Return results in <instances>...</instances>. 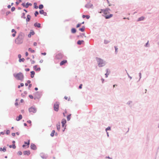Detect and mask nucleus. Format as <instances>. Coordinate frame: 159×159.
<instances>
[{
	"label": "nucleus",
	"mask_w": 159,
	"mask_h": 159,
	"mask_svg": "<svg viewBox=\"0 0 159 159\" xmlns=\"http://www.w3.org/2000/svg\"><path fill=\"white\" fill-rule=\"evenodd\" d=\"M18 58H19V59H20L21 57V56L20 54H19L18 55Z\"/></svg>",
	"instance_id": "57"
},
{
	"label": "nucleus",
	"mask_w": 159,
	"mask_h": 159,
	"mask_svg": "<svg viewBox=\"0 0 159 159\" xmlns=\"http://www.w3.org/2000/svg\"><path fill=\"white\" fill-rule=\"evenodd\" d=\"M15 10V8L14 7H12L11 8V11H13Z\"/></svg>",
	"instance_id": "42"
},
{
	"label": "nucleus",
	"mask_w": 159,
	"mask_h": 159,
	"mask_svg": "<svg viewBox=\"0 0 159 159\" xmlns=\"http://www.w3.org/2000/svg\"><path fill=\"white\" fill-rule=\"evenodd\" d=\"M40 14H43L44 16H45L47 15V13L46 12H44L43 10H40Z\"/></svg>",
	"instance_id": "18"
},
{
	"label": "nucleus",
	"mask_w": 159,
	"mask_h": 159,
	"mask_svg": "<svg viewBox=\"0 0 159 159\" xmlns=\"http://www.w3.org/2000/svg\"><path fill=\"white\" fill-rule=\"evenodd\" d=\"M0 151H3L4 152H6V148L5 147H4L3 148H0Z\"/></svg>",
	"instance_id": "23"
},
{
	"label": "nucleus",
	"mask_w": 159,
	"mask_h": 159,
	"mask_svg": "<svg viewBox=\"0 0 159 159\" xmlns=\"http://www.w3.org/2000/svg\"><path fill=\"white\" fill-rule=\"evenodd\" d=\"M24 84L23 83H21L20 84V86L21 87H23L24 86Z\"/></svg>",
	"instance_id": "63"
},
{
	"label": "nucleus",
	"mask_w": 159,
	"mask_h": 159,
	"mask_svg": "<svg viewBox=\"0 0 159 159\" xmlns=\"http://www.w3.org/2000/svg\"><path fill=\"white\" fill-rule=\"evenodd\" d=\"M22 118V116L21 115H19L18 116L16 117V120L17 121H19L21 120Z\"/></svg>",
	"instance_id": "13"
},
{
	"label": "nucleus",
	"mask_w": 159,
	"mask_h": 159,
	"mask_svg": "<svg viewBox=\"0 0 159 159\" xmlns=\"http://www.w3.org/2000/svg\"><path fill=\"white\" fill-rule=\"evenodd\" d=\"M24 38V34L22 33H20L17 38L15 40V42L16 44H20L22 43Z\"/></svg>",
	"instance_id": "1"
},
{
	"label": "nucleus",
	"mask_w": 159,
	"mask_h": 159,
	"mask_svg": "<svg viewBox=\"0 0 159 159\" xmlns=\"http://www.w3.org/2000/svg\"><path fill=\"white\" fill-rule=\"evenodd\" d=\"M55 133V130H53L52 131V132L51 133V134H50V136L52 137H53Z\"/></svg>",
	"instance_id": "30"
},
{
	"label": "nucleus",
	"mask_w": 159,
	"mask_h": 159,
	"mask_svg": "<svg viewBox=\"0 0 159 159\" xmlns=\"http://www.w3.org/2000/svg\"><path fill=\"white\" fill-rule=\"evenodd\" d=\"M101 11L99 12V13H101L103 12L105 15L107 14V12L110 10V9L109 8H106L105 9H101Z\"/></svg>",
	"instance_id": "5"
},
{
	"label": "nucleus",
	"mask_w": 159,
	"mask_h": 159,
	"mask_svg": "<svg viewBox=\"0 0 159 159\" xmlns=\"http://www.w3.org/2000/svg\"><path fill=\"white\" fill-rule=\"evenodd\" d=\"M13 76L16 79L21 81L23 80L24 78V75L23 73L21 72L17 74H14Z\"/></svg>",
	"instance_id": "3"
},
{
	"label": "nucleus",
	"mask_w": 159,
	"mask_h": 159,
	"mask_svg": "<svg viewBox=\"0 0 159 159\" xmlns=\"http://www.w3.org/2000/svg\"><path fill=\"white\" fill-rule=\"evenodd\" d=\"M18 154L19 155H21L22 154V152L21 151H19L18 152Z\"/></svg>",
	"instance_id": "46"
},
{
	"label": "nucleus",
	"mask_w": 159,
	"mask_h": 159,
	"mask_svg": "<svg viewBox=\"0 0 159 159\" xmlns=\"http://www.w3.org/2000/svg\"><path fill=\"white\" fill-rule=\"evenodd\" d=\"M127 74L128 75V77L130 79H131L132 77L129 75V74L127 72Z\"/></svg>",
	"instance_id": "45"
},
{
	"label": "nucleus",
	"mask_w": 159,
	"mask_h": 159,
	"mask_svg": "<svg viewBox=\"0 0 159 159\" xmlns=\"http://www.w3.org/2000/svg\"><path fill=\"white\" fill-rule=\"evenodd\" d=\"M62 56L61 54L59 53L56 56V57L57 59H60L62 58Z\"/></svg>",
	"instance_id": "11"
},
{
	"label": "nucleus",
	"mask_w": 159,
	"mask_h": 159,
	"mask_svg": "<svg viewBox=\"0 0 159 159\" xmlns=\"http://www.w3.org/2000/svg\"><path fill=\"white\" fill-rule=\"evenodd\" d=\"M110 42V41H109L107 40H104V43L105 44H106Z\"/></svg>",
	"instance_id": "33"
},
{
	"label": "nucleus",
	"mask_w": 159,
	"mask_h": 159,
	"mask_svg": "<svg viewBox=\"0 0 159 159\" xmlns=\"http://www.w3.org/2000/svg\"><path fill=\"white\" fill-rule=\"evenodd\" d=\"M76 31V29L75 28H72L71 30V32L72 33H75Z\"/></svg>",
	"instance_id": "25"
},
{
	"label": "nucleus",
	"mask_w": 159,
	"mask_h": 159,
	"mask_svg": "<svg viewBox=\"0 0 159 159\" xmlns=\"http://www.w3.org/2000/svg\"><path fill=\"white\" fill-rule=\"evenodd\" d=\"M25 144L23 145V147H24L25 146H27V147H29V145L30 144V140L29 141L28 143L26 142H25Z\"/></svg>",
	"instance_id": "17"
},
{
	"label": "nucleus",
	"mask_w": 159,
	"mask_h": 159,
	"mask_svg": "<svg viewBox=\"0 0 159 159\" xmlns=\"http://www.w3.org/2000/svg\"><path fill=\"white\" fill-rule=\"evenodd\" d=\"M59 102H56L53 105V108L55 111H58L59 110Z\"/></svg>",
	"instance_id": "4"
},
{
	"label": "nucleus",
	"mask_w": 159,
	"mask_h": 159,
	"mask_svg": "<svg viewBox=\"0 0 159 159\" xmlns=\"http://www.w3.org/2000/svg\"><path fill=\"white\" fill-rule=\"evenodd\" d=\"M16 32H15V33H13L12 34V36L13 37H14L15 36H16Z\"/></svg>",
	"instance_id": "50"
},
{
	"label": "nucleus",
	"mask_w": 159,
	"mask_h": 159,
	"mask_svg": "<svg viewBox=\"0 0 159 159\" xmlns=\"http://www.w3.org/2000/svg\"><path fill=\"white\" fill-rule=\"evenodd\" d=\"M34 25L35 27H40V24L35 23L34 24Z\"/></svg>",
	"instance_id": "32"
},
{
	"label": "nucleus",
	"mask_w": 159,
	"mask_h": 159,
	"mask_svg": "<svg viewBox=\"0 0 159 159\" xmlns=\"http://www.w3.org/2000/svg\"><path fill=\"white\" fill-rule=\"evenodd\" d=\"M34 69L36 71H39L40 70V68H37V66L36 65L34 66Z\"/></svg>",
	"instance_id": "28"
},
{
	"label": "nucleus",
	"mask_w": 159,
	"mask_h": 159,
	"mask_svg": "<svg viewBox=\"0 0 159 159\" xmlns=\"http://www.w3.org/2000/svg\"><path fill=\"white\" fill-rule=\"evenodd\" d=\"M96 59L98 66L99 67H103L107 64V62L105 61L100 58L97 57L96 58Z\"/></svg>",
	"instance_id": "2"
},
{
	"label": "nucleus",
	"mask_w": 159,
	"mask_h": 159,
	"mask_svg": "<svg viewBox=\"0 0 159 159\" xmlns=\"http://www.w3.org/2000/svg\"><path fill=\"white\" fill-rule=\"evenodd\" d=\"M85 26H83L81 28H80L79 29V30L81 31L82 32L84 31L85 30Z\"/></svg>",
	"instance_id": "20"
},
{
	"label": "nucleus",
	"mask_w": 159,
	"mask_h": 159,
	"mask_svg": "<svg viewBox=\"0 0 159 159\" xmlns=\"http://www.w3.org/2000/svg\"><path fill=\"white\" fill-rule=\"evenodd\" d=\"M31 83V81L30 80H28L27 81V83L28 84H30Z\"/></svg>",
	"instance_id": "62"
},
{
	"label": "nucleus",
	"mask_w": 159,
	"mask_h": 159,
	"mask_svg": "<svg viewBox=\"0 0 159 159\" xmlns=\"http://www.w3.org/2000/svg\"><path fill=\"white\" fill-rule=\"evenodd\" d=\"M12 136H15V133H12L11 134Z\"/></svg>",
	"instance_id": "61"
},
{
	"label": "nucleus",
	"mask_w": 159,
	"mask_h": 159,
	"mask_svg": "<svg viewBox=\"0 0 159 159\" xmlns=\"http://www.w3.org/2000/svg\"><path fill=\"white\" fill-rule=\"evenodd\" d=\"M139 81L141 78V73H139Z\"/></svg>",
	"instance_id": "44"
},
{
	"label": "nucleus",
	"mask_w": 159,
	"mask_h": 159,
	"mask_svg": "<svg viewBox=\"0 0 159 159\" xmlns=\"http://www.w3.org/2000/svg\"><path fill=\"white\" fill-rule=\"evenodd\" d=\"M43 5L40 4V9H43Z\"/></svg>",
	"instance_id": "52"
},
{
	"label": "nucleus",
	"mask_w": 159,
	"mask_h": 159,
	"mask_svg": "<svg viewBox=\"0 0 159 159\" xmlns=\"http://www.w3.org/2000/svg\"><path fill=\"white\" fill-rule=\"evenodd\" d=\"M25 61V59L24 58H20L19 59V61L21 62V61L24 62Z\"/></svg>",
	"instance_id": "38"
},
{
	"label": "nucleus",
	"mask_w": 159,
	"mask_h": 159,
	"mask_svg": "<svg viewBox=\"0 0 159 159\" xmlns=\"http://www.w3.org/2000/svg\"><path fill=\"white\" fill-rule=\"evenodd\" d=\"M84 41L83 40H78L77 42V44L78 45H81L82 43L84 42Z\"/></svg>",
	"instance_id": "26"
},
{
	"label": "nucleus",
	"mask_w": 159,
	"mask_h": 159,
	"mask_svg": "<svg viewBox=\"0 0 159 159\" xmlns=\"http://www.w3.org/2000/svg\"><path fill=\"white\" fill-rule=\"evenodd\" d=\"M30 73H31V75H30L31 77L32 78H33L34 76V75H35L34 71H31L30 72Z\"/></svg>",
	"instance_id": "21"
},
{
	"label": "nucleus",
	"mask_w": 159,
	"mask_h": 159,
	"mask_svg": "<svg viewBox=\"0 0 159 159\" xmlns=\"http://www.w3.org/2000/svg\"><path fill=\"white\" fill-rule=\"evenodd\" d=\"M9 147L10 148H11L12 147L13 148L15 149L16 148V146L15 144H13L12 145H10L9 146Z\"/></svg>",
	"instance_id": "34"
},
{
	"label": "nucleus",
	"mask_w": 159,
	"mask_h": 159,
	"mask_svg": "<svg viewBox=\"0 0 159 159\" xmlns=\"http://www.w3.org/2000/svg\"><path fill=\"white\" fill-rule=\"evenodd\" d=\"M10 133V131L9 130H7L6 131V134H9Z\"/></svg>",
	"instance_id": "51"
},
{
	"label": "nucleus",
	"mask_w": 159,
	"mask_h": 159,
	"mask_svg": "<svg viewBox=\"0 0 159 159\" xmlns=\"http://www.w3.org/2000/svg\"><path fill=\"white\" fill-rule=\"evenodd\" d=\"M29 97L31 99H33V97L32 95H29Z\"/></svg>",
	"instance_id": "54"
},
{
	"label": "nucleus",
	"mask_w": 159,
	"mask_h": 159,
	"mask_svg": "<svg viewBox=\"0 0 159 159\" xmlns=\"http://www.w3.org/2000/svg\"><path fill=\"white\" fill-rule=\"evenodd\" d=\"M29 111L30 112L35 113L36 112V109L33 107H31L29 109Z\"/></svg>",
	"instance_id": "7"
},
{
	"label": "nucleus",
	"mask_w": 159,
	"mask_h": 159,
	"mask_svg": "<svg viewBox=\"0 0 159 159\" xmlns=\"http://www.w3.org/2000/svg\"><path fill=\"white\" fill-rule=\"evenodd\" d=\"M57 130L59 131L60 130V123H58L57 125Z\"/></svg>",
	"instance_id": "15"
},
{
	"label": "nucleus",
	"mask_w": 159,
	"mask_h": 159,
	"mask_svg": "<svg viewBox=\"0 0 159 159\" xmlns=\"http://www.w3.org/2000/svg\"><path fill=\"white\" fill-rule=\"evenodd\" d=\"M86 17L87 19H88L90 18V16L89 15H86Z\"/></svg>",
	"instance_id": "49"
},
{
	"label": "nucleus",
	"mask_w": 159,
	"mask_h": 159,
	"mask_svg": "<svg viewBox=\"0 0 159 159\" xmlns=\"http://www.w3.org/2000/svg\"><path fill=\"white\" fill-rule=\"evenodd\" d=\"M10 13V11H7L6 13V14L7 15H8V14Z\"/></svg>",
	"instance_id": "53"
},
{
	"label": "nucleus",
	"mask_w": 159,
	"mask_h": 159,
	"mask_svg": "<svg viewBox=\"0 0 159 159\" xmlns=\"http://www.w3.org/2000/svg\"><path fill=\"white\" fill-rule=\"evenodd\" d=\"M27 122L28 123H29V124H31V121H30V120H29L27 121Z\"/></svg>",
	"instance_id": "60"
},
{
	"label": "nucleus",
	"mask_w": 159,
	"mask_h": 159,
	"mask_svg": "<svg viewBox=\"0 0 159 159\" xmlns=\"http://www.w3.org/2000/svg\"><path fill=\"white\" fill-rule=\"evenodd\" d=\"M37 43H36V42H34V46H36L37 45Z\"/></svg>",
	"instance_id": "59"
},
{
	"label": "nucleus",
	"mask_w": 159,
	"mask_h": 159,
	"mask_svg": "<svg viewBox=\"0 0 159 159\" xmlns=\"http://www.w3.org/2000/svg\"><path fill=\"white\" fill-rule=\"evenodd\" d=\"M132 103V101H128L127 102L126 104L128 105H130Z\"/></svg>",
	"instance_id": "36"
},
{
	"label": "nucleus",
	"mask_w": 159,
	"mask_h": 159,
	"mask_svg": "<svg viewBox=\"0 0 159 159\" xmlns=\"http://www.w3.org/2000/svg\"><path fill=\"white\" fill-rule=\"evenodd\" d=\"M71 115V114H70L67 116V120L68 121H69L70 120Z\"/></svg>",
	"instance_id": "31"
},
{
	"label": "nucleus",
	"mask_w": 159,
	"mask_h": 159,
	"mask_svg": "<svg viewBox=\"0 0 159 159\" xmlns=\"http://www.w3.org/2000/svg\"><path fill=\"white\" fill-rule=\"evenodd\" d=\"M39 12L37 11H36L34 13V15L35 16H36L37 15H39Z\"/></svg>",
	"instance_id": "43"
},
{
	"label": "nucleus",
	"mask_w": 159,
	"mask_h": 159,
	"mask_svg": "<svg viewBox=\"0 0 159 159\" xmlns=\"http://www.w3.org/2000/svg\"><path fill=\"white\" fill-rule=\"evenodd\" d=\"M28 55V52H25V56H27Z\"/></svg>",
	"instance_id": "64"
},
{
	"label": "nucleus",
	"mask_w": 159,
	"mask_h": 159,
	"mask_svg": "<svg viewBox=\"0 0 159 159\" xmlns=\"http://www.w3.org/2000/svg\"><path fill=\"white\" fill-rule=\"evenodd\" d=\"M111 129V127L110 126H108L106 129V132H107V130H110Z\"/></svg>",
	"instance_id": "37"
},
{
	"label": "nucleus",
	"mask_w": 159,
	"mask_h": 159,
	"mask_svg": "<svg viewBox=\"0 0 159 159\" xmlns=\"http://www.w3.org/2000/svg\"><path fill=\"white\" fill-rule=\"evenodd\" d=\"M24 155H29L30 154V152L29 151H25L23 152Z\"/></svg>",
	"instance_id": "19"
},
{
	"label": "nucleus",
	"mask_w": 159,
	"mask_h": 159,
	"mask_svg": "<svg viewBox=\"0 0 159 159\" xmlns=\"http://www.w3.org/2000/svg\"><path fill=\"white\" fill-rule=\"evenodd\" d=\"M106 73L105 74V75L106 77L107 78L108 77V75H109V73L110 72L109 71V72L108 73V71H109L108 69H107L106 70Z\"/></svg>",
	"instance_id": "22"
},
{
	"label": "nucleus",
	"mask_w": 159,
	"mask_h": 159,
	"mask_svg": "<svg viewBox=\"0 0 159 159\" xmlns=\"http://www.w3.org/2000/svg\"><path fill=\"white\" fill-rule=\"evenodd\" d=\"M29 51L31 52H34V50H32L31 48H29Z\"/></svg>",
	"instance_id": "40"
},
{
	"label": "nucleus",
	"mask_w": 159,
	"mask_h": 159,
	"mask_svg": "<svg viewBox=\"0 0 159 159\" xmlns=\"http://www.w3.org/2000/svg\"><path fill=\"white\" fill-rule=\"evenodd\" d=\"M11 32L12 33H15V32H16V31H15V30L14 29H13L11 30Z\"/></svg>",
	"instance_id": "56"
},
{
	"label": "nucleus",
	"mask_w": 159,
	"mask_h": 159,
	"mask_svg": "<svg viewBox=\"0 0 159 159\" xmlns=\"http://www.w3.org/2000/svg\"><path fill=\"white\" fill-rule=\"evenodd\" d=\"M67 62V61L66 60H63L61 61L60 63V65L62 66L64 65Z\"/></svg>",
	"instance_id": "12"
},
{
	"label": "nucleus",
	"mask_w": 159,
	"mask_h": 159,
	"mask_svg": "<svg viewBox=\"0 0 159 159\" xmlns=\"http://www.w3.org/2000/svg\"><path fill=\"white\" fill-rule=\"evenodd\" d=\"M115 49V53L116 54H117V50H118V48L116 46L114 47Z\"/></svg>",
	"instance_id": "39"
},
{
	"label": "nucleus",
	"mask_w": 159,
	"mask_h": 159,
	"mask_svg": "<svg viewBox=\"0 0 159 159\" xmlns=\"http://www.w3.org/2000/svg\"><path fill=\"white\" fill-rule=\"evenodd\" d=\"M34 8L35 9H37L38 8V7L37 6V4L35 2L34 3ZM39 8L40 9V6H39Z\"/></svg>",
	"instance_id": "29"
},
{
	"label": "nucleus",
	"mask_w": 159,
	"mask_h": 159,
	"mask_svg": "<svg viewBox=\"0 0 159 159\" xmlns=\"http://www.w3.org/2000/svg\"><path fill=\"white\" fill-rule=\"evenodd\" d=\"M81 25V24H80V23H79L76 26V28H79V27H80V26Z\"/></svg>",
	"instance_id": "41"
},
{
	"label": "nucleus",
	"mask_w": 159,
	"mask_h": 159,
	"mask_svg": "<svg viewBox=\"0 0 159 159\" xmlns=\"http://www.w3.org/2000/svg\"><path fill=\"white\" fill-rule=\"evenodd\" d=\"M93 6L92 4H86L85 5V7L87 8H91V7Z\"/></svg>",
	"instance_id": "24"
},
{
	"label": "nucleus",
	"mask_w": 159,
	"mask_h": 159,
	"mask_svg": "<svg viewBox=\"0 0 159 159\" xmlns=\"http://www.w3.org/2000/svg\"><path fill=\"white\" fill-rule=\"evenodd\" d=\"M30 70V69L29 68H27L25 69V70L26 71H29Z\"/></svg>",
	"instance_id": "55"
},
{
	"label": "nucleus",
	"mask_w": 159,
	"mask_h": 159,
	"mask_svg": "<svg viewBox=\"0 0 159 159\" xmlns=\"http://www.w3.org/2000/svg\"><path fill=\"white\" fill-rule=\"evenodd\" d=\"M40 157L43 159H46L48 157V155L47 154L42 153H40Z\"/></svg>",
	"instance_id": "6"
},
{
	"label": "nucleus",
	"mask_w": 159,
	"mask_h": 159,
	"mask_svg": "<svg viewBox=\"0 0 159 159\" xmlns=\"http://www.w3.org/2000/svg\"><path fill=\"white\" fill-rule=\"evenodd\" d=\"M67 113V111H66V110H65V112H63V115L65 117L66 116L65 115V113Z\"/></svg>",
	"instance_id": "48"
},
{
	"label": "nucleus",
	"mask_w": 159,
	"mask_h": 159,
	"mask_svg": "<svg viewBox=\"0 0 159 159\" xmlns=\"http://www.w3.org/2000/svg\"><path fill=\"white\" fill-rule=\"evenodd\" d=\"M82 84H80L79 87V89H81L82 88Z\"/></svg>",
	"instance_id": "47"
},
{
	"label": "nucleus",
	"mask_w": 159,
	"mask_h": 159,
	"mask_svg": "<svg viewBox=\"0 0 159 159\" xmlns=\"http://www.w3.org/2000/svg\"><path fill=\"white\" fill-rule=\"evenodd\" d=\"M30 6H32V4L31 3H29V2H27L26 3L25 5V7L26 8H27L28 7Z\"/></svg>",
	"instance_id": "27"
},
{
	"label": "nucleus",
	"mask_w": 159,
	"mask_h": 159,
	"mask_svg": "<svg viewBox=\"0 0 159 159\" xmlns=\"http://www.w3.org/2000/svg\"><path fill=\"white\" fill-rule=\"evenodd\" d=\"M144 18L145 17L144 16H142L138 19L137 21H140L143 20H144Z\"/></svg>",
	"instance_id": "16"
},
{
	"label": "nucleus",
	"mask_w": 159,
	"mask_h": 159,
	"mask_svg": "<svg viewBox=\"0 0 159 159\" xmlns=\"http://www.w3.org/2000/svg\"><path fill=\"white\" fill-rule=\"evenodd\" d=\"M41 54L43 55H45L46 54V53L45 52L42 53Z\"/></svg>",
	"instance_id": "58"
},
{
	"label": "nucleus",
	"mask_w": 159,
	"mask_h": 159,
	"mask_svg": "<svg viewBox=\"0 0 159 159\" xmlns=\"http://www.w3.org/2000/svg\"><path fill=\"white\" fill-rule=\"evenodd\" d=\"M31 148L33 150H35L36 149V146L33 144H31Z\"/></svg>",
	"instance_id": "14"
},
{
	"label": "nucleus",
	"mask_w": 159,
	"mask_h": 159,
	"mask_svg": "<svg viewBox=\"0 0 159 159\" xmlns=\"http://www.w3.org/2000/svg\"><path fill=\"white\" fill-rule=\"evenodd\" d=\"M30 16L29 15H28L27 16V18L26 19V21H29L30 19Z\"/></svg>",
	"instance_id": "35"
},
{
	"label": "nucleus",
	"mask_w": 159,
	"mask_h": 159,
	"mask_svg": "<svg viewBox=\"0 0 159 159\" xmlns=\"http://www.w3.org/2000/svg\"><path fill=\"white\" fill-rule=\"evenodd\" d=\"M34 34V32L32 30H31L29 34H28V37L29 38L31 37L32 35H33Z\"/></svg>",
	"instance_id": "9"
},
{
	"label": "nucleus",
	"mask_w": 159,
	"mask_h": 159,
	"mask_svg": "<svg viewBox=\"0 0 159 159\" xmlns=\"http://www.w3.org/2000/svg\"><path fill=\"white\" fill-rule=\"evenodd\" d=\"M113 15L112 14H110L109 15H107V14L103 16L106 19H109L112 17Z\"/></svg>",
	"instance_id": "8"
},
{
	"label": "nucleus",
	"mask_w": 159,
	"mask_h": 159,
	"mask_svg": "<svg viewBox=\"0 0 159 159\" xmlns=\"http://www.w3.org/2000/svg\"><path fill=\"white\" fill-rule=\"evenodd\" d=\"M66 123V120L65 119H63L61 121V123L62 124V127H64V125Z\"/></svg>",
	"instance_id": "10"
}]
</instances>
